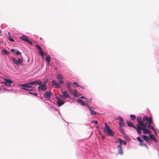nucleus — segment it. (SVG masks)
Returning <instances> with one entry per match:
<instances>
[{"instance_id":"obj_1","label":"nucleus","mask_w":159,"mask_h":159,"mask_svg":"<svg viewBox=\"0 0 159 159\" xmlns=\"http://www.w3.org/2000/svg\"><path fill=\"white\" fill-rule=\"evenodd\" d=\"M42 83V82L39 80H36L32 81L29 83L22 84L21 87H24V88H22V89L25 90L33 91L35 89V88L33 86V85L36 84H39Z\"/></svg>"},{"instance_id":"obj_2","label":"nucleus","mask_w":159,"mask_h":159,"mask_svg":"<svg viewBox=\"0 0 159 159\" xmlns=\"http://www.w3.org/2000/svg\"><path fill=\"white\" fill-rule=\"evenodd\" d=\"M137 120L139 125L142 126V130L145 134L150 133L149 130L146 129V128H147V125H146L145 124H144L143 123L139 117L137 118Z\"/></svg>"},{"instance_id":"obj_3","label":"nucleus","mask_w":159,"mask_h":159,"mask_svg":"<svg viewBox=\"0 0 159 159\" xmlns=\"http://www.w3.org/2000/svg\"><path fill=\"white\" fill-rule=\"evenodd\" d=\"M105 127L104 128V132L107 133L110 136H113L114 135V133L106 123L104 124Z\"/></svg>"},{"instance_id":"obj_4","label":"nucleus","mask_w":159,"mask_h":159,"mask_svg":"<svg viewBox=\"0 0 159 159\" xmlns=\"http://www.w3.org/2000/svg\"><path fill=\"white\" fill-rule=\"evenodd\" d=\"M18 60L16 59L15 57H11L10 58V60L13 62L14 64L17 66L21 65L22 64L23 60L22 59L17 58Z\"/></svg>"},{"instance_id":"obj_5","label":"nucleus","mask_w":159,"mask_h":159,"mask_svg":"<svg viewBox=\"0 0 159 159\" xmlns=\"http://www.w3.org/2000/svg\"><path fill=\"white\" fill-rule=\"evenodd\" d=\"M139 117L142 120V121L143 122V123L144 124H146V125H147V124L149 122V119H148V117L147 116H144L143 119H142L141 117L140 116H138L137 118Z\"/></svg>"},{"instance_id":"obj_6","label":"nucleus","mask_w":159,"mask_h":159,"mask_svg":"<svg viewBox=\"0 0 159 159\" xmlns=\"http://www.w3.org/2000/svg\"><path fill=\"white\" fill-rule=\"evenodd\" d=\"M47 89V86L44 83L40 84L38 87L39 90L45 91Z\"/></svg>"},{"instance_id":"obj_7","label":"nucleus","mask_w":159,"mask_h":159,"mask_svg":"<svg viewBox=\"0 0 159 159\" xmlns=\"http://www.w3.org/2000/svg\"><path fill=\"white\" fill-rule=\"evenodd\" d=\"M136 126L137 127H136V128L135 129H136L137 132L138 134H140L141 133V130H142V126L139 125L138 123L137 124H136Z\"/></svg>"},{"instance_id":"obj_8","label":"nucleus","mask_w":159,"mask_h":159,"mask_svg":"<svg viewBox=\"0 0 159 159\" xmlns=\"http://www.w3.org/2000/svg\"><path fill=\"white\" fill-rule=\"evenodd\" d=\"M117 148H118V154L122 155L123 153V152L122 146H120V145H118L117 146Z\"/></svg>"},{"instance_id":"obj_9","label":"nucleus","mask_w":159,"mask_h":159,"mask_svg":"<svg viewBox=\"0 0 159 159\" xmlns=\"http://www.w3.org/2000/svg\"><path fill=\"white\" fill-rule=\"evenodd\" d=\"M152 121V118L151 117H149V122H148V126L149 128L152 129L155 132V130L153 127L151 125Z\"/></svg>"},{"instance_id":"obj_10","label":"nucleus","mask_w":159,"mask_h":159,"mask_svg":"<svg viewBox=\"0 0 159 159\" xmlns=\"http://www.w3.org/2000/svg\"><path fill=\"white\" fill-rule=\"evenodd\" d=\"M63 96L62 98H68L70 97V95L68 94V92L66 91H64L63 93Z\"/></svg>"},{"instance_id":"obj_11","label":"nucleus","mask_w":159,"mask_h":159,"mask_svg":"<svg viewBox=\"0 0 159 159\" xmlns=\"http://www.w3.org/2000/svg\"><path fill=\"white\" fill-rule=\"evenodd\" d=\"M52 93L51 92H47L45 93H44L43 96L44 97L47 98H50L51 96Z\"/></svg>"},{"instance_id":"obj_12","label":"nucleus","mask_w":159,"mask_h":159,"mask_svg":"<svg viewBox=\"0 0 159 159\" xmlns=\"http://www.w3.org/2000/svg\"><path fill=\"white\" fill-rule=\"evenodd\" d=\"M89 109L90 111V114L91 115H94L96 114L97 113L94 111V108L92 107L89 106Z\"/></svg>"},{"instance_id":"obj_13","label":"nucleus","mask_w":159,"mask_h":159,"mask_svg":"<svg viewBox=\"0 0 159 159\" xmlns=\"http://www.w3.org/2000/svg\"><path fill=\"white\" fill-rule=\"evenodd\" d=\"M5 82L4 83L8 87H10L11 86V83H12V82L11 81L7 79H5Z\"/></svg>"},{"instance_id":"obj_14","label":"nucleus","mask_w":159,"mask_h":159,"mask_svg":"<svg viewBox=\"0 0 159 159\" xmlns=\"http://www.w3.org/2000/svg\"><path fill=\"white\" fill-rule=\"evenodd\" d=\"M117 119H118L120 120V122L119 123V125L121 127L123 126V118L122 117H118Z\"/></svg>"},{"instance_id":"obj_15","label":"nucleus","mask_w":159,"mask_h":159,"mask_svg":"<svg viewBox=\"0 0 159 159\" xmlns=\"http://www.w3.org/2000/svg\"><path fill=\"white\" fill-rule=\"evenodd\" d=\"M118 140L120 143V144L119 145H120V146H121L122 144L125 145L127 144L126 141L120 139H118Z\"/></svg>"},{"instance_id":"obj_16","label":"nucleus","mask_w":159,"mask_h":159,"mask_svg":"<svg viewBox=\"0 0 159 159\" xmlns=\"http://www.w3.org/2000/svg\"><path fill=\"white\" fill-rule=\"evenodd\" d=\"M52 83L53 86H55V88H57L60 87V85L58 84L54 80H52Z\"/></svg>"},{"instance_id":"obj_17","label":"nucleus","mask_w":159,"mask_h":159,"mask_svg":"<svg viewBox=\"0 0 159 159\" xmlns=\"http://www.w3.org/2000/svg\"><path fill=\"white\" fill-rule=\"evenodd\" d=\"M1 53L2 55H7L9 53L7 51L4 49H2L1 50Z\"/></svg>"},{"instance_id":"obj_18","label":"nucleus","mask_w":159,"mask_h":159,"mask_svg":"<svg viewBox=\"0 0 159 159\" xmlns=\"http://www.w3.org/2000/svg\"><path fill=\"white\" fill-rule=\"evenodd\" d=\"M20 38L22 40L27 42L28 40V37L24 35H23L22 36L20 37Z\"/></svg>"},{"instance_id":"obj_19","label":"nucleus","mask_w":159,"mask_h":159,"mask_svg":"<svg viewBox=\"0 0 159 159\" xmlns=\"http://www.w3.org/2000/svg\"><path fill=\"white\" fill-rule=\"evenodd\" d=\"M127 123L128 125V126L130 127H132L134 128V129L136 128V127L131 122L127 121Z\"/></svg>"},{"instance_id":"obj_20","label":"nucleus","mask_w":159,"mask_h":159,"mask_svg":"<svg viewBox=\"0 0 159 159\" xmlns=\"http://www.w3.org/2000/svg\"><path fill=\"white\" fill-rule=\"evenodd\" d=\"M57 103L58 106H60L63 105L64 103V102L61 99L57 101Z\"/></svg>"},{"instance_id":"obj_21","label":"nucleus","mask_w":159,"mask_h":159,"mask_svg":"<svg viewBox=\"0 0 159 159\" xmlns=\"http://www.w3.org/2000/svg\"><path fill=\"white\" fill-rule=\"evenodd\" d=\"M142 138L143 139L146 141L149 142V141L150 140V139L148 136L145 135H143L142 136Z\"/></svg>"},{"instance_id":"obj_22","label":"nucleus","mask_w":159,"mask_h":159,"mask_svg":"<svg viewBox=\"0 0 159 159\" xmlns=\"http://www.w3.org/2000/svg\"><path fill=\"white\" fill-rule=\"evenodd\" d=\"M67 88L70 93H72V90H71V87L70 84L69 83H68L67 84Z\"/></svg>"},{"instance_id":"obj_23","label":"nucleus","mask_w":159,"mask_h":159,"mask_svg":"<svg viewBox=\"0 0 159 159\" xmlns=\"http://www.w3.org/2000/svg\"><path fill=\"white\" fill-rule=\"evenodd\" d=\"M45 61H46L48 64H49L50 61V56L49 55L47 56L45 58Z\"/></svg>"},{"instance_id":"obj_24","label":"nucleus","mask_w":159,"mask_h":159,"mask_svg":"<svg viewBox=\"0 0 159 159\" xmlns=\"http://www.w3.org/2000/svg\"><path fill=\"white\" fill-rule=\"evenodd\" d=\"M137 139L140 143V145H144V144L142 143L143 142V140H142L139 137H138Z\"/></svg>"},{"instance_id":"obj_25","label":"nucleus","mask_w":159,"mask_h":159,"mask_svg":"<svg viewBox=\"0 0 159 159\" xmlns=\"http://www.w3.org/2000/svg\"><path fill=\"white\" fill-rule=\"evenodd\" d=\"M78 102L80 103L81 105L83 106H84L85 105V103L83 102V100L81 99H79L78 101Z\"/></svg>"},{"instance_id":"obj_26","label":"nucleus","mask_w":159,"mask_h":159,"mask_svg":"<svg viewBox=\"0 0 159 159\" xmlns=\"http://www.w3.org/2000/svg\"><path fill=\"white\" fill-rule=\"evenodd\" d=\"M63 76L61 75V74H59L58 75L57 79L58 80H62L63 79Z\"/></svg>"},{"instance_id":"obj_27","label":"nucleus","mask_w":159,"mask_h":159,"mask_svg":"<svg viewBox=\"0 0 159 159\" xmlns=\"http://www.w3.org/2000/svg\"><path fill=\"white\" fill-rule=\"evenodd\" d=\"M131 119L132 120H134L136 119V116L135 115H130Z\"/></svg>"},{"instance_id":"obj_28","label":"nucleus","mask_w":159,"mask_h":159,"mask_svg":"<svg viewBox=\"0 0 159 159\" xmlns=\"http://www.w3.org/2000/svg\"><path fill=\"white\" fill-rule=\"evenodd\" d=\"M39 54H40V55L42 56H43L44 53V52H43L42 49H41V50H39Z\"/></svg>"},{"instance_id":"obj_29","label":"nucleus","mask_w":159,"mask_h":159,"mask_svg":"<svg viewBox=\"0 0 159 159\" xmlns=\"http://www.w3.org/2000/svg\"><path fill=\"white\" fill-rule=\"evenodd\" d=\"M8 39L9 40L12 42H13L14 41L13 39L11 37V35L9 36Z\"/></svg>"},{"instance_id":"obj_30","label":"nucleus","mask_w":159,"mask_h":159,"mask_svg":"<svg viewBox=\"0 0 159 159\" xmlns=\"http://www.w3.org/2000/svg\"><path fill=\"white\" fill-rule=\"evenodd\" d=\"M120 131L121 132V133H122V134H125V133L124 131V129L122 128H120L119 129Z\"/></svg>"},{"instance_id":"obj_31","label":"nucleus","mask_w":159,"mask_h":159,"mask_svg":"<svg viewBox=\"0 0 159 159\" xmlns=\"http://www.w3.org/2000/svg\"><path fill=\"white\" fill-rule=\"evenodd\" d=\"M36 46L37 49L39 51L42 49L41 48L39 45H36Z\"/></svg>"},{"instance_id":"obj_32","label":"nucleus","mask_w":159,"mask_h":159,"mask_svg":"<svg viewBox=\"0 0 159 159\" xmlns=\"http://www.w3.org/2000/svg\"><path fill=\"white\" fill-rule=\"evenodd\" d=\"M73 84H75V85L77 86V87H79H79H81L80 86V85H79L78 84V83H77V82H73Z\"/></svg>"},{"instance_id":"obj_33","label":"nucleus","mask_w":159,"mask_h":159,"mask_svg":"<svg viewBox=\"0 0 159 159\" xmlns=\"http://www.w3.org/2000/svg\"><path fill=\"white\" fill-rule=\"evenodd\" d=\"M149 136L152 139L154 140L155 139L154 135L150 134Z\"/></svg>"},{"instance_id":"obj_34","label":"nucleus","mask_w":159,"mask_h":159,"mask_svg":"<svg viewBox=\"0 0 159 159\" xmlns=\"http://www.w3.org/2000/svg\"><path fill=\"white\" fill-rule=\"evenodd\" d=\"M77 93V91H76V90H75L74 92L73 93V94L75 96H77V95L76 93Z\"/></svg>"},{"instance_id":"obj_35","label":"nucleus","mask_w":159,"mask_h":159,"mask_svg":"<svg viewBox=\"0 0 159 159\" xmlns=\"http://www.w3.org/2000/svg\"><path fill=\"white\" fill-rule=\"evenodd\" d=\"M29 93L30 94L34 95L35 96H37L38 94L37 93H34L30 92Z\"/></svg>"},{"instance_id":"obj_36","label":"nucleus","mask_w":159,"mask_h":159,"mask_svg":"<svg viewBox=\"0 0 159 159\" xmlns=\"http://www.w3.org/2000/svg\"><path fill=\"white\" fill-rule=\"evenodd\" d=\"M15 54L17 55H20L21 53L19 51H17L15 53Z\"/></svg>"},{"instance_id":"obj_37","label":"nucleus","mask_w":159,"mask_h":159,"mask_svg":"<svg viewBox=\"0 0 159 159\" xmlns=\"http://www.w3.org/2000/svg\"><path fill=\"white\" fill-rule=\"evenodd\" d=\"M58 82L60 84H61L63 83L64 81L62 80H59L58 81Z\"/></svg>"},{"instance_id":"obj_38","label":"nucleus","mask_w":159,"mask_h":159,"mask_svg":"<svg viewBox=\"0 0 159 159\" xmlns=\"http://www.w3.org/2000/svg\"><path fill=\"white\" fill-rule=\"evenodd\" d=\"M92 123H94L95 124H98V121H97L93 120L91 122Z\"/></svg>"},{"instance_id":"obj_39","label":"nucleus","mask_w":159,"mask_h":159,"mask_svg":"<svg viewBox=\"0 0 159 159\" xmlns=\"http://www.w3.org/2000/svg\"><path fill=\"white\" fill-rule=\"evenodd\" d=\"M27 42L29 43L30 45H33V43L31 42L29 40H28L27 41Z\"/></svg>"},{"instance_id":"obj_40","label":"nucleus","mask_w":159,"mask_h":159,"mask_svg":"<svg viewBox=\"0 0 159 159\" xmlns=\"http://www.w3.org/2000/svg\"><path fill=\"white\" fill-rule=\"evenodd\" d=\"M123 135L124 137L125 138H127V134L125 133V134H122Z\"/></svg>"},{"instance_id":"obj_41","label":"nucleus","mask_w":159,"mask_h":159,"mask_svg":"<svg viewBox=\"0 0 159 159\" xmlns=\"http://www.w3.org/2000/svg\"><path fill=\"white\" fill-rule=\"evenodd\" d=\"M11 51L12 52H14L15 51V50L14 49H12L11 50Z\"/></svg>"},{"instance_id":"obj_42","label":"nucleus","mask_w":159,"mask_h":159,"mask_svg":"<svg viewBox=\"0 0 159 159\" xmlns=\"http://www.w3.org/2000/svg\"><path fill=\"white\" fill-rule=\"evenodd\" d=\"M80 98L82 99L84 98V96H82L80 97Z\"/></svg>"},{"instance_id":"obj_43","label":"nucleus","mask_w":159,"mask_h":159,"mask_svg":"<svg viewBox=\"0 0 159 159\" xmlns=\"http://www.w3.org/2000/svg\"><path fill=\"white\" fill-rule=\"evenodd\" d=\"M39 39L41 40H42V38H41V37H40Z\"/></svg>"},{"instance_id":"obj_44","label":"nucleus","mask_w":159,"mask_h":159,"mask_svg":"<svg viewBox=\"0 0 159 159\" xmlns=\"http://www.w3.org/2000/svg\"><path fill=\"white\" fill-rule=\"evenodd\" d=\"M9 34H10V33L9 32L8 33V34H9V36L10 35H9Z\"/></svg>"}]
</instances>
